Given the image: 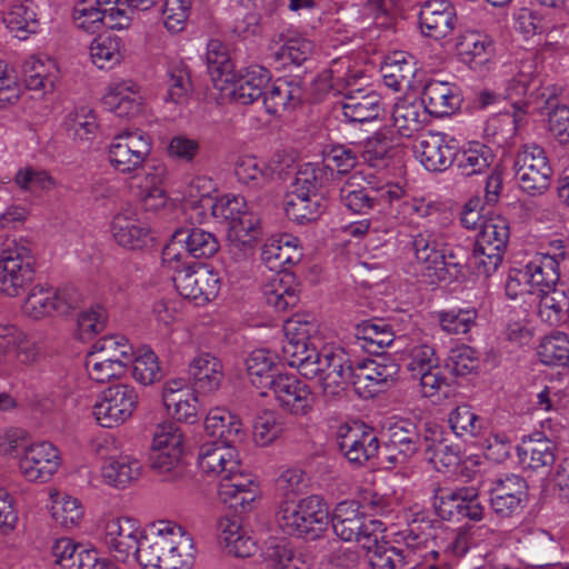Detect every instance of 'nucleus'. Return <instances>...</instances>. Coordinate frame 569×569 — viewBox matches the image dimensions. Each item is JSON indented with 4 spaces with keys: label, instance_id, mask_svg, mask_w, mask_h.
Returning a JSON list of instances; mask_svg holds the SVG:
<instances>
[{
    "label": "nucleus",
    "instance_id": "nucleus-1",
    "mask_svg": "<svg viewBox=\"0 0 569 569\" xmlns=\"http://www.w3.org/2000/svg\"><path fill=\"white\" fill-rule=\"evenodd\" d=\"M533 69L532 62H525L518 73L508 81L507 97L512 100L513 113L503 114L502 121L511 126V132L515 133L522 121V114L548 111L549 131L560 143H568L569 108L558 104L549 89L542 88V81L535 74Z\"/></svg>",
    "mask_w": 569,
    "mask_h": 569
},
{
    "label": "nucleus",
    "instance_id": "nucleus-2",
    "mask_svg": "<svg viewBox=\"0 0 569 569\" xmlns=\"http://www.w3.org/2000/svg\"><path fill=\"white\" fill-rule=\"evenodd\" d=\"M198 466L203 473L220 477L218 496L230 508L244 510L256 499V485L250 475L239 471L240 462L232 446L204 443L199 451Z\"/></svg>",
    "mask_w": 569,
    "mask_h": 569
},
{
    "label": "nucleus",
    "instance_id": "nucleus-3",
    "mask_svg": "<svg viewBox=\"0 0 569 569\" xmlns=\"http://www.w3.org/2000/svg\"><path fill=\"white\" fill-rule=\"evenodd\" d=\"M297 242V238L282 234L269 239L262 247V262L269 270L277 272L263 286V297L267 305L273 307L276 311H286L297 306L300 300L299 286L295 283L293 276L287 272L302 258Z\"/></svg>",
    "mask_w": 569,
    "mask_h": 569
},
{
    "label": "nucleus",
    "instance_id": "nucleus-4",
    "mask_svg": "<svg viewBox=\"0 0 569 569\" xmlns=\"http://www.w3.org/2000/svg\"><path fill=\"white\" fill-rule=\"evenodd\" d=\"M532 295L539 299L538 316L549 326L569 328V288L559 282L558 261L540 257L523 266Z\"/></svg>",
    "mask_w": 569,
    "mask_h": 569
},
{
    "label": "nucleus",
    "instance_id": "nucleus-5",
    "mask_svg": "<svg viewBox=\"0 0 569 569\" xmlns=\"http://www.w3.org/2000/svg\"><path fill=\"white\" fill-rule=\"evenodd\" d=\"M340 202L350 211L367 214L376 208L389 207L397 212L419 210L416 201L411 200L405 189L399 184L388 183L373 186L365 181L361 173L348 176L338 187Z\"/></svg>",
    "mask_w": 569,
    "mask_h": 569
},
{
    "label": "nucleus",
    "instance_id": "nucleus-6",
    "mask_svg": "<svg viewBox=\"0 0 569 569\" xmlns=\"http://www.w3.org/2000/svg\"><path fill=\"white\" fill-rule=\"evenodd\" d=\"M296 369L307 379L318 378L326 396H337L350 385L353 362L345 349L323 347L316 350V356L299 361Z\"/></svg>",
    "mask_w": 569,
    "mask_h": 569
},
{
    "label": "nucleus",
    "instance_id": "nucleus-7",
    "mask_svg": "<svg viewBox=\"0 0 569 569\" xmlns=\"http://www.w3.org/2000/svg\"><path fill=\"white\" fill-rule=\"evenodd\" d=\"M277 523L286 535L315 540L330 523L329 509L321 497L312 495L296 503L281 505L277 512Z\"/></svg>",
    "mask_w": 569,
    "mask_h": 569
},
{
    "label": "nucleus",
    "instance_id": "nucleus-8",
    "mask_svg": "<svg viewBox=\"0 0 569 569\" xmlns=\"http://www.w3.org/2000/svg\"><path fill=\"white\" fill-rule=\"evenodd\" d=\"M211 214L217 219L230 222L231 230L238 238L244 232L249 238L240 241L230 237L229 251L236 260L247 258L252 250V241L257 234L258 219L248 212V206L242 196L227 194L217 200L207 199Z\"/></svg>",
    "mask_w": 569,
    "mask_h": 569
},
{
    "label": "nucleus",
    "instance_id": "nucleus-9",
    "mask_svg": "<svg viewBox=\"0 0 569 569\" xmlns=\"http://www.w3.org/2000/svg\"><path fill=\"white\" fill-rule=\"evenodd\" d=\"M152 148L151 138L140 129H124L112 140L108 150L110 166L122 174L133 179L144 176L148 171L143 163Z\"/></svg>",
    "mask_w": 569,
    "mask_h": 569
},
{
    "label": "nucleus",
    "instance_id": "nucleus-10",
    "mask_svg": "<svg viewBox=\"0 0 569 569\" xmlns=\"http://www.w3.org/2000/svg\"><path fill=\"white\" fill-rule=\"evenodd\" d=\"M33 274L30 248L22 241L7 239L0 252V291L17 297L32 281Z\"/></svg>",
    "mask_w": 569,
    "mask_h": 569
},
{
    "label": "nucleus",
    "instance_id": "nucleus-11",
    "mask_svg": "<svg viewBox=\"0 0 569 569\" xmlns=\"http://www.w3.org/2000/svg\"><path fill=\"white\" fill-rule=\"evenodd\" d=\"M513 167L520 189L529 196H540L550 187L552 168L540 146L525 144L518 151Z\"/></svg>",
    "mask_w": 569,
    "mask_h": 569
},
{
    "label": "nucleus",
    "instance_id": "nucleus-12",
    "mask_svg": "<svg viewBox=\"0 0 569 569\" xmlns=\"http://www.w3.org/2000/svg\"><path fill=\"white\" fill-rule=\"evenodd\" d=\"M81 301L80 292L73 287L54 289L37 284L31 288L22 305V312L30 319L40 320L54 313L66 315Z\"/></svg>",
    "mask_w": 569,
    "mask_h": 569
},
{
    "label": "nucleus",
    "instance_id": "nucleus-13",
    "mask_svg": "<svg viewBox=\"0 0 569 569\" xmlns=\"http://www.w3.org/2000/svg\"><path fill=\"white\" fill-rule=\"evenodd\" d=\"M173 270L172 281L184 299L203 305L217 297L220 290L219 274L206 266L192 267L187 263L168 264Z\"/></svg>",
    "mask_w": 569,
    "mask_h": 569
},
{
    "label": "nucleus",
    "instance_id": "nucleus-14",
    "mask_svg": "<svg viewBox=\"0 0 569 569\" xmlns=\"http://www.w3.org/2000/svg\"><path fill=\"white\" fill-rule=\"evenodd\" d=\"M335 533L345 541H357L360 547L369 545L376 533H383L385 523L376 519H366L356 501L339 502L331 519Z\"/></svg>",
    "mask_w": 569,
    "mask_h": 569
},
{
    "label": "nucleus",
    "instance_id": "nucleus-15",
    "mask_svg": "<svg viewBox=\"0 0 569 569\" xmlns=\"http://www.w3.org/2000/svg\"><path fill=\"white\" fill-rule=\"evenodd\" d=\"M283 332L282 358L290 367L296 368L299 361L316 356L318 323L312 315H295L284 322Z\"/></svg>",
    "mask_w": 569,
    "mask_h": 569
},
{
    "label": "nucleus",
    "instance_id": "nucleus-16",
    "mask_svg": "<svg viewBox=\"0 0 569 569\" xmlns=\"http://www.w3.org/2000/svg\"><path fill=\"white\" fill-rule=\"evenodd\" d=\"M138 405V393L124 383L106 388L93 406V416L101 427L113 428L126 422Z\"/></svg>",
    "mask_w": 569,
    "mask_h": 569
},
{
    "label": "nucleus",
    "instance_id": "nucleus-17",
    "mask_svg": "<svg viewBox=\"0 0 569 569\" xmlns=\"http://www.w3.org/2000/svg\"><path fill=\"white\" fill-rule=\"evenodd\" d=\"M428 436L421 433L419 426L410 420L395 422L388 429V439L380 452L382 461L393 468L408 462L422 447Z\"/></svg>",
    "mask_w": 569,
    "mask_h": 569
},
{
    "label": "nucleus",
    "instance_id": "nucleus-18",
    "mask_svg": "<svg viewBox=\"0 0 569 569\" xmlns=\"http://www.w3.org/2000/svg\"><path fill=\"white\" fill-rule=\"evenodd\" d=\"M528 500V485L525 478L507 475L493 482L490 489V508L499 519L519 516Z\"/></svg>",
    "mask_w": 569,
    "mask_h": 569
},
{
    "label": "nucleus",
    "instance_id": "nucleus-19",
    "mask_svg": "<svg viewBox=\"0 0 569 569\" xmlns=\"http://www.w3.org/2000/svg\"><path fill=\"white\" fill-rule=\"evenodd\" d=\"M420 163L430 172H442L455 162L457 141L443 132L428 131L413 146Z\"/></svg>",
    "mask_w": 569,
    "mask_h": 569
},
{
    "label": "nucleus",
    "instance_id": "nucleus-20",
    "mask_svg": "<svg viewBox=\"0 0 569 569\" xmlns=\"http://www.w3.org/2000/svg\"><path fill=\"white\" fill-rule=\"evenodd\" d=\"M178 246L184 248L187 254L197 259L210 258L220 248L217 237L211 232L200 228L179 230L174 233L172 242L162 253V259L168 264L182 263L183 253L178 250Z\"/></svg>",
    "mask_w": 569,
    "mask_h": 569
},
{
    "label": "nucleus",
    "instance_id": "nucleus-21",
    "mask_svg": "<svg viewBox=\"0 0 569 569\" xmlns=\"http://www.w3.org/2000/svg\"><path fill=\"white\" fill-rule=\"evenodd\" d=\"M60 466L58 449L42 441L23 447L19 460V470L28 481H48Z\"/></svg>",
    "mask_w": 569,
    "mask_h": 569
},
{
    "label": "nucleus",
    "instance_id": "nucleus-22",
    "mask_svg": "<svg viewBox=\"0 0 569 569\" xmlns=\"http://www.w3.org/2000/svg\"><path fill=\"white\" fill-rule=\"evenodd\" d=\"M271 391L279 406L295 416H306L313 408L312 392L303 381L296 376L279 373L267 389Z\"/></svg>",
    "mask_w": 569,
    "mask_h": 569
},
{
    "label": "nucleus",
    "instance_id": "nucleus-23",
    "mask_svg": "<svg viewBox=\"0 0 569 569\" xmlns=\"http://www.w3.org/2000/svg\"><path fill=\"white\" fill-rule=\"evenodd\" d=\"M419 28L425 37L445 39L456 29L457 13L448 0H425L419 3Z\"/></svg>",
    "mask_w": 569,
    "mask_h": 569
},
{
    "label": "nucleus",
    "instance_id": "nucleus-24",
    "mask_svg": "<svg viewBox=\"0 0 569 569\" xmlns=\"http://www.w3.org/2000/svg\"><path fill=\"white\" fill-rule=\"evenodd\" d=\"M110 232L120 247L130 250H140L151 240L148 224L139 218L137 209L129 204L113 216Z\"/></svg>",
    "mask_w": 569,
    "mask_h": 569
},
{
    "label": "nucleus",
    "instance_id": "nucleus-25",
    "mask_svg": "<svg viewBox=\"0 0 569 569\" xmlns=\"http://www.w3.org/2000/svg\"><path fill=\"white\" fill-rule=\"evenodd\" d=\"M439 516L446 520L469 519L479 521L483 518L485 508L480 502L477 489L461 487L441 493L437 505Z\"/></svg>",
    "mask_w": 569,
    "mask_h": 569
},
{
    "label": "nucleus",
    "instance_id": "nucleus-26",
    "mask_svg": "<svg viewBox=\"0 0 569 569\" xmlns=\"http://www.w3.org/2000/svg\"><path fill=\"white\" fill-rule=\"evenodd\" d=\"M142 533L133 519L112 518L104 523L102 542L117 560L124 562L133 552Z\"/></svg>",
    "mask_w": 569,
    "mask_h": 569
},
{
    "label": "nucleus",
    "instance_id": "nucleus-27",
    "mask_svg": "<svg viewBox=\"0 0 569 569\" xmlns=\"http://www.w3.org/2000/svg\"><path fill=\"white\" fill-rule=\"evenodd\" d=\"M412 246L417 268L423 281L430 284L439 282L440 263L443 258V239L432 230H423L415 236Z\"/></svg>",
    "mask_w": 569,
    "mask_h": 569
},
{
    "label": "nucleus",
    "instance_id": "nucleus-28",
    "mask_svg": "<svg viewBox=\"0 0 569 569\" xmlns=\"http://www.w3.org/2000/svg\"><path fill=\"white\" fill-rule=\"evenodd\" d=\"M0 355L20 366H32L41 358L39 345L11 322H0Z\"/></svg>",
    "mask_w": 569,
    "mask_h": 569
},
{
    "label": "nucleus",
    "instance_id": "nucleus-29",
    "mask_svg": "<svg viewBox=\"0 0 569 569\" xmlns=\"http://www.w3.org/2000/svg\"><path fill=\"white\" fill-rule=\"evenodd\" d=\"M159 531L164 530L166 543L164 569H190L193 565L196 549L192 537L179 525L160 522Z\"/></svg>",
    "mask_w": 569,
    "mask_h": 569
},
{
    "label": "nucleus",
    "instance_id": "nucleus-30",
    "mask_svg": "<svg viewBox=\"0 0 569 569\" xmlns=\"http://www.w3.org/2000/svg\"><path fill=\"white\" fill-rule=\"evenodd\" d=\"M196 391L187 387L184 379H173L166 382L162 401L167 411L179 421L194 423L200 412Z\"/></svg>",
    "mask_w": 569,
    "mask_h": 569
},
{
    "label": "nucleus",
    "instance_id": "nucleus-31",
    "mask_svg": "<svg viewBox=\"0 0 569 569\" xmlns=\"http://www.w3.org/2000/svg\"><path fill=\"white\" fill-rule=\"evenodd\" d=\"M421 101L430 116L446 117L460 108L462 93L453 82L431 79L423 86Z\"/></svg>",
    "mask_w": 569,
    "mask_h": 569
},
{
    "label": "nucleus",
    "instance_id": "nucleus-32",
    "mask_svg": "<svg viewBox=\"0 0 569 569\" xmlns=\"http://www.w3.org/2000/svg\"><path fill=\"white\" fill-rule=\"evenodd\" d=\"M398 373V366L393 362L385 363L376 359H366L353 363L350 385L357 391L368 389V392H378L392 381Z\"/></svg>",
    "mask_w": 569,
    "mask_h": 569
},
{
    "label": "nucleus",
    "instance_id": "nucleus-33",
    "mask_svg": "<svg viewBox=\"0 0 569 569\" xmlns=\"http://www.w3.org/2000/svg\"><path fill=\"white\" fill-rule=\"evenodd\" d=\"M342 114L350 123H363L379 118L381 97L373 90H348L340 101Z\"/></svg>",
    "mask_w": 569,
    "mask_h": 569
},
{
    "label": "nucleus",
    "instance_id": "nucleus-34",
    "mask_svg": "<svg viewBox=\"0 0 569 569\" xmlns=\"http://www.w3.org/2000/svg\"><path fill=\"white\" fill-rule=\"evenodd\" d=\"M103 104L119 118H133L142 110L140 87L132 80L116 81L109 86Z\"/></svg>",
    "mask_w": 569,
    "mask_h": 569
},
{
    "label": "nucleus",
    "instance_id": "nucleus-35",
    "mask_svg": "<svg viewBox=\"0 0 569 569\" xmlns=\"http://www.w3.org/2000/svg\"><path fill=\"white\" fill-rule=\"evenodd\" d=\"M338 445L348 461L357 466L379 453V440L372 430L348 429Z\"/></svg>",
    "mask_w": 569,
    "mask_h": 569
},
{
    "label": "nucleus",
    "instance_id": "nucleus-36",
    "mask_svg": "<svg viewBox=\"0 0 569 569\" xmlns=\"http://www.w3.org/2000/svg\"><path fill=\"white\" fill-rule=\"evenodd\" d=\"M305 98V89L299 78L277 80L263 93V106L270 114H277L287 109H293Z\"/></svg>",
    "mask_w": 569,
    "mask_h": 569
},
{
    "label": "nucleus",
    "instance_id": "nucleus-37",
    "mask_svg": "<svg viewBox=\"0 0 569 569\" xmlns=\"http://www.w3.org/2000/svg\"><path fill=\"white\" fill-rule=\"evenodd\" d=\"M456 50L463 63L469 64L472 69H478L492 56L493 42L485 33L466 31L458 37Z\"/></svg>",
    "mask_w": 569,
    "mask_h": 569
},
{
    "label": "nucleus",
    "instance_id": "nucleus-38",
    "mask_svg": "<svg viewBox=\"0 0 569 569\" xmlns=\"http://www.w3.org/2000/svg\"><path fill=\"white\" fill-rule=\"evenodd\" d=\"M194 390L210 393L217 390L222 379V365L210 353H200L189 366Z\"/></svg>",
    "mask_w": 569,
    "mask_h": 569
},
{
    "label": "nucleus",
    "instance_id": "nucleus-39",
    "mask_svg": "<svg viewBox=\"0 0 569 569\" xmlns=\"http://www.w3.org/2000/svg\"><path fill=\"white\" fill-rule=\"evenodd\" d=\"M247 371L252 386L260 390L261 396H267V389L276 380V356L267 349L253 350L246 360Z\"/></svg>",
    "mask_w": 569,
    "mask_h": 569
},
{
    "label": "nucleus",
    "instance_id": "nucleus-40",
    "mask_svg": "<svg viewBox=\"0 0 569 569\" xmlns=\"http://www.w3.org/2000/svg\"><path fill=\"white\" fill-rule=\"evenodd\" d=\"M3 22L14 37L26 39L38 30L37 6L32 0L16 1L3 13Z\"/></svg>",
    "mask_w": 569,
    "mask_h": 569
},
{
    "label": "nucleus",
    "instance_id": "nucleus-41",
    "mask_svg": "<svg viewBox=\"0 0 569 569\" xmlns=\"http://www.w3.org/2000/svg\"><path fill=\"white\" fill-rule=\"evenodd\" d=\"M326 209L327 202L322 194L309 197L290 192L284 204L286 216L299 224L316 221Z\"/></svg>",
    "mask_w": 569,
    "mask_h": 569
},
{
    "label": "nucleus",
    "instance_id": "nucleus-42",
    "mask_svg": "<svg viewBox=\"0 0 569 569\" xmlns=\"http://www.w3.org/2000/svg\"><path fill=\"white\" fill-rule=\"evenodd\" d=\"M166 176L163 166L153 167L151 171H144V184H140V200L146 211L159 212L169 207L172 202L160 183Z\"/></svg>",
    "mask_w": 569,
    "mask_h": 569
},
{
    "label": "nucleus",
    "instance_id": "nucleus-43",
    "mask_svg": "<svg viewBox=\"0 0 569 569\" xmlns=\"http://www.w3.org/2000/svg\"><path fill=\"white\" fill-rule=\"evenodd\" d=\"M118 0H77L72 10V20L77 29L93 34L106 24L103 6L117 3Z\"/></svg>",
    "mask_w": 569,
    "mask_h": 569
},
{
    "label": "nucleus",
    "instance_id": "nucleus-44",
    "mask_svg": "<svg viewBox=\"0 0 569 569\" xmlns=\"http://www.w3.org/2000/svg\"><path fill=\"white\" fill-rule=\"evenodd\" d=\"M518 457L532 470L549 468L556 460V445L546 437H531L518 447Z\"/></svg>",
    "mask_w": 569,
    "mask_h": 569
},
{
    "label": "nucleus",
    "instance_id": "nucleus-45",
    "mask_svg": "<svg viewBox=\"0 0 569 569\" xmlns=\"http://www.w3.org/2000/svg\"><path fill=\"white\" fill-rule=\"evenodd\" d=\"M92 63L99 69H112L123 58V41L112 33L98 34L90 43Z\"/></svg>",
    "mask_w": 569,
    "mask_h": 569
},
{
    "label": "nucleus",
    "instance_id": "nucleus-46",
    "mask_svg": "<svg viewBox=\"0 0 569 569\" xmlns=\"http://www.w3.org/2000/svg\"><path fill=\"white\" fill-rule=\"evenodd\" d=\"M367 551L368 560L372 569H403L407 567L406 556L398 547L383 540V533H376L375 541L361 547Z\"/></svg>",
    "mask_w": 569,
    "mask_h": 569
},
{
    "label": "nucleus",
    "instance_id": "nucleus-47",
    "mask_svg": "<svg viewBox=\"0 0 569 569\" xmlns=\"http://www.w3.org/2000/svg\"><path fill=\"white\" fill-rule=\"evenodd\" d=\"M428 112L422 101H398L392 111L393 126L403 137H410L419 131L427 121Z\"/></svg>",
    "mask_w": 569,
    "mask_h": 569
},
{
    "label": "nucleus",
    "instance_id": "nucleus-48",
    "mask_svg": "<svg viewBox=\"0 0 569 569\" xmlns=\"http://www.w3.org/2000/svg\"><path fill=\"white\" fill-rule=\"evenodd\" d=\"M359 157L372 168L387 166L393 149L392 138L387 131L379 130L356 144Z\"/></svg>",
    "mask_w": 569,
    "mask_h": 569
},
{
    "label": "nucleus",
    "instance_id": "nucleus-49",
    "mask_svg": "<svg viewBox=\"0 0 569 569\" xmlns=\"http://www.w3.org/2000/svg\"><path fill=\"white\" fill-rule=\"evenodd\" d=\"M492 150L480 142H471L462 150L457 149L455 162L460 174L470 177L483 173L492 163Z\"/></svg>",
    "mask_w": 569,
    "mask_h": 569
},
{
    "label": "nucleus",
    "instance_id": "nucleus-50",
    "mask_svg": "<svg viewBox=\"0 0 569 569\" xmlns=\"http://www.w3.org/2000/svg\"><path fill=\"white\" fill-rule=\"evenodd\" d=\"M234 174L239 183L251 190H260L273 179L272 168L254 157L240 158Z\"/></svg>",
    "mask_w": 569,
    "mask_h": 569
},
{
    "label": "nucleus",
    "instance_id": "nucleus-51",
    "mask_svg": "<svg viewBox=\"0 0 569 569\" xmlns=\"http://www.w3.org/2000/svg\"><path fill=\"white\" fill-rule=\"evenodd\" d=\"M140 471L141 463L138 459L121 456L106 460L101 469V476L106 483L116 488H124L131 481L138 479Z\"/></svg>",
    "mask_w": 569,
    "mask_h": 569
},
{
    "label": "nucleus",
    "instance_id": "nucleus-52",
    "mask_svg": "<svg viewBox=\"0 0 569 569\" xmlns=\"http://www.w3.org/2000/svg\"><path fill=\"white\" fill-rule=\"evenodd\" d=\"M150 467L164 481H179L187 476V467L182 462V449H151Z\"/></svg>",
    "mask_w": 569,
    "mask_h": 569
},
{
    "label": "nucleus",
    "instance_id": "nucleus-53",
    "mask_svg": "<svg viewBox=\"0 0 569 569\" xmlns=\"http://www.w3.org/2000/svg\"><path fill=\"white\" fill-rule=\"evenodd\" d=\"M333 177L329 166L305 163L298 170L290 192L313 197Z\"/></svg>",
    "mask_w": 569,
    "mask_h": 569
},
{
    "label": "nucleus",
    "instance_id": "nucleus-54",
    "mask_svg": "<svg viewBox=\"0 0 569 569\" xmlns=\"http://www.w3.org/2000/svg\"><path fill=\"white\" fill-rule=\"evenodd\" d=\"M164 530L156 536H141L131 553L143 569H164L163 558L167 548Z\"/></svg>",
    "mask_w": 569,
    "mask_h": 569
},
{
    "label": "nucleus",
    "instance_id": "nucleus-55",
    "mask_svg": "<svg viewBox=\"0 0 569 569\" xmlns=\"http://www.w3.org/2000/svg\"><path fill=\"white\" fill-rule=\"evenodd\" d=\"M261 556L267 566L272 569H308V563L283 541L276 539L266 541Z\"/></svg>",
    "mask_w": 569,
    "mask_h": 569
},
{
    "label": "nucleus",
    "instance_id": "nucleus-56",
    "mask_svg": "<svg viewBox=\"0 0 569 569\" xmlns=\"http://www.w3.org/2000/svg\"><path fill=\"white\" fill-rule=\"evenodd\" d=\"M192 92L190 71L183 61H172L167 69V100L184 103Z\"/></svg>",
    "mask_w": 569,
    "mask_h": 569
},
{
    "label": "nucleus",
    "instance_id": "nucleus-57",
    "mask_svg": "<svg viewBox=\"0 0 569 569\" xmlns=\"http://www.w3.org/2000/svg\"><path fill=\"white\" fill-rule=\"evenodd\" d=\"M89 353L128 366L132 361L133 347L126 337L112 335L97 340Z\"/></svg>",
    "mask_w": 569,
    "mask_h": 569
},
{
    "label": "nucleus",
    "instance_id": "nucleus-58",
    "mask_svg": "<svg viewBox=\"0 0 569 569\" xmlns=\"http://www.w3.org/2000/svg\"><path fill=\"white\" fill-rule=\"evenodd\" d=\"M206 60L213 81L228 82L232 80L234 64L227 47L220 40L212 39L208 42Z\"/></svg>",
    "mask_w": 569,
    "mask_h": 569
},
{
    "label": "nucleus",
    "instance_id": "nucleus-59",
    "mask_svg": "<svg viewBox=\"0 0 569 569\" xmlns=\"http://www.w3.org/2000/svg\"><path fill=\"white\" fill-rule=\"evenodd\" d=\"M479 366L480 360L476 350L467 345H460L449 350L443 369L452 378H463L477 372Z\"/></svg>",
    "mask_w": 569,
    "mask_h": 569
},
{
    "label": "nucleus",
    "instance_id": "nucleus-60",
    "mask_svg": "<svg viewBox=\"0 0 569 569\" xmlns=\"http://www.w3.org/2000/svg\"><path fill=\"white\" fill-rule=\"evenodd\" d=\"M315 44L311 40L295 36L288 38L284 43L274 52L277 61L282 66L300 67L313 54Z\"/></svg>",
    "mask_w": 569,
    "mask_h": 569
},
{
    "label": "nucleus",
    "instance_id": "nucleus-61",
    "mask_svg": "<svg viewBox=\"0 0 569 569\" xmlns=\"http://www.w3.org/2000/svg\"><path fill=\"white\" fill-rule=\"evenodd\" d=\"M425 457L435 469L446 471L455 468L460 462V450L457 446L448 445L445 440L427 438Z\"/></svg>",
    "mask_w": 569,
    "mask_h": 569
},
{
    "label": "nucleus",
    "instance_id": "nucleus-62",
    "mask_svg": "<svg viewBox=\"0 0 569 569\" xmlns=\"http://www.w3.org/2000/svg\"><path fill=\"white\" fill-rule=\"evenodd\" d=\"M538 357L547 366H566L569 361V338L563 332L545 337L538 347Z\"/></svg>",
    "mask_w": 569,
    "mask_h": 569
},
{
    "label": "nucleus",
    "instance_id": "nucleus-63",
    "mask_svg": "<svg viewBox=\"0 0 569 569\" xmlns=\"http://www.w3.org/2000/svg\"><path fill=\"white\" fill-rule=\"evenodd\" d=\"M448 422L455 435L460 438H475L483 428L482 419L469 405L456 407L450 412Z\"/></svg>",
    "mask_w": 569,
    "mask_h": 569
},
{
    "label": "nucleus",
    "instance_id": "nucleus-64",
    "mask_svg": "<svg viewBox=\"0 0 569 569\" xmlns=\"http://www.w3.org/2000/svg\"><path fill=\"white\" fill-rule=\"evenodd\" d=\"M283 418L274 411H262L253 421V440L258 446L272 443L284 431Z\"/></svg>",
    "mask_w": 569,
    "mask_h": 569
}]
</instances>
